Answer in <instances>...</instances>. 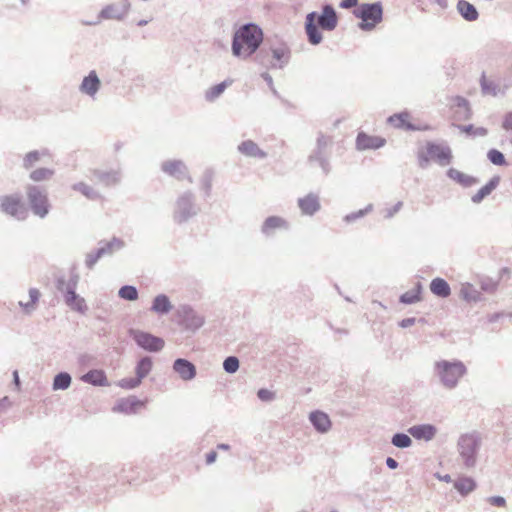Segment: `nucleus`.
Instances as JSON below:
<instances>
[{
  "label": "nucleus",
  "mask_w": 512,
  "mask_h": 512,
  "mask_svg": "<svg viewBox=\"0 0 512 512\" xmlns=\"http://www.w3.org/2000/svg\"><path fill=\"white\" fill-rule=\"evenodd\" d=\"M161 171L164 174L173 177L179 181L186 179L190 183L193 182L191 176L189 175L188 167L182 160L171 159L162 162Z\"/></svg>",
  "instance_id": "nucleus-12"
},
{
  "label": "nucleus",
  "mask_w": 512,
  "mask_h": 512,
  "mask_svg": "<svg viewBox=\"0 0 512 512\" xmlns=\"http://www.w3.org/2000/svg\"><path fill=\"white\" fill-rule=\"evenodd\" d=\"M257 397L264 402H270L275 399V393L266 388H261L257 391Z\"/></svg>",
  "instance_id": "nucleus-56"
},
{
  "label": "nucleus",
  "mask_w": 512,
  "mask_h": 512,
  "mask_svg": "<svg viewBox=\"0 0 512 512\" xmlns=\"http://www.w3.org/2000/svg\"><path fill=\"white\" fill-rule=\"evenodd\" d=\"M81 381L84 383L93 385V386H99V387H106L109 386V382L106 376V373L102 369H92L89 370L87 373L81 376Z\"/></svg>",
  "instance_id": "nucleus-26"
},
{
  "label": "nucleus",
  "mask_w": 512,
  "mask_h": 512,
  "mask_svg": "<svg viewBox=\"0 0 512 512\" xmlns=\"http://www.w3.org/2000/svg\"><path fill=\"white\" fill-rule=\"evenodd\" d=\"M481 439L476 433L462 434L457 442V450L466 468L476 465Z\"/></svg>",
  "instance_id": "nucleus-7"
},
{
  "label": "nucleus",
  "mask_w": 512,
  "mask_h": 512,
  "mask_svg": "<svg viewBox=\"0 0 512 512\" xmlns=\"http://www.w3.org/2000/svg\"><path fill=\"white\" fill-rule=\"evenodd\" d=\"M118 295L120 298L128 301H135L139 296L137 288L132 285L122 286L118 291Z\"/></svg>",
  "instance_id": "nucleus-46"
},
{
  "label": "nucleus",
  "mask_w": 512,
  "mask_h": 512,
  "mask_svg": "<svg viewBox=\"0 0 512 512\" xmlns=\"http://www.w3.org/2000/svg\"><path fill=\"white\" fill-rule=\"evenodd\" d=\"M153 361L150 356L141 357L135 365V376L141 381L152 371Z\"/></svg>",
  "instance_id": "nucleus-35"
},
{
  "label": "nucleus",
  "mask_w": 512,
  "mask_h": 512,
  "mask_svg": "<svg viewBox=\"0 0 512 512\" xmlns=\"http://www.w3.org/2000/svg\"><path fill=\"white\" fill-rule=\"evenodd\" d=\"M98 247L103 251L104 256H112L116 251L124 247V242L117 237H113L109 241H100Z\"/></svg>",
  "instance_id": "nucleus-37"
},
{
  "label": "nucleus",
  "mask_w": 512,
  "mask_h": 512,
  "mask_svg": "<svg viewBox=\"0 0 512 512\" xmlns=\"http://www.w3.org/2000/svg\"><path fill=\"white\" fill-rule=\"evenodd\" d=\"M272 56L276 63L272 64V68L282 69L288 64L290 59V50L286 46H280L272 49Z\"/></svg>",
  "instance_id": "nucleus-33"
},
{
  "label": "nucleus",
  "mask_w": 512,
  "mask_h": 512,
  "mask_svg": "<svg viewBox=\"0 0 512 512\" xmlns=\"http://www.w3.org/2000/svg\"><path fill=\"white\" fill-rule=\"evenodd\" d=\"M454 488L466 496L476 488V482L471 477H461L454 482Z\"/></svg>",
  "instance_id": "nucleus-39"
},
{
  "label": "nucleus",
  "mask_w": 512,
  "mask_h": 512,
  "mask_svg": "<svg viewBox=\"0 0 512 512\" xmlns=\"http://www.w3.org/2000/svg\"><path fill=\"white\" fill-rule=\"evenodd\" d=\"M79 276L71 275L66 280L64 277H58L56 280V289L62 293L64 301L72 310L84 314L87 311L85 299L76 293Z\"/></svg>",
  "instance_id": "nucleus-4"
},
{
  "label": "nucleus",
  "mask_w": 512,
  "mask_h": 512,
  "mask_svg": "<svg viewBox=\"0 0 512 512\" xmlns=\"http://www.w3.org/2000/svg\"><path fill=\"white\" fill-rule=\"evenodd\" d=\"M72 378L67 372H60L55 375L53 379V389L54 390H66L71 385Z\"/></svg>",
  "instance_id": "nucleus-43"
},
{
  "label": "nucleus",
  "mask_w": 512,
  "mask_h": 512,
  "mask_svg": "<svg viewBox=\"0 0 512 512\" xmlns=\"http://www.w3.org/2000/svg\"><path fill=\"white\" fill-rule=\"evenodd\" d=\"M459 130L474 136H486L488 134V130L484 127L475 128L472 124L469 125H459Z\"/></svg>",
  "instance_id": "nucleus-54"
},
{
  "label": "nucleus",
  "mask_w": 512,
  "mask_h": 512,
  "mask_svg": "<svg viewBox=\"0 0 512 512\" xmlns=\"http://www.w3.org/2000/svg\"><path fill=\"white\" fill-rule=\"evenodd\" d=\"M417 319L415 317L404 318L399 322V326L401 328H408L413 326L416 323Z\"/></svg>",
  "instance_id": "nucleus-64"
},
{
  "label": "nucleus",
  "mask_w": 512,
  "mask_h": 512,
  "mask_svg": "<svg viewBox=\"0 0 512 512\" xmlns=\"http://www.w3.org/2000/svg\"><path fill=\"white\" fill-rule=\"evenodd\" d=\"M409 117L410 115L408 112L396 113L388 117L387 122L395 128L414 131L416 130V127L408 121Z\"/></svg>",
  "instance_id": "nucleus-31"
},
{
  "label": "nucleus",
  "mask_w": 512,
  "mask_h": 512,
  "mask_svg": "<svg viewBox=\"0 0 512 512\" xmlns=\"http://www.w3.org/2000/svg\"><path fill=\"white\" fill-rule=\"evenodd\" d=\"M26 195L32 213L44 219L51 208L47 190L44 187L29 184L26 186Z\"/></svg>",
  "instance_id": "nucleus-8"
},
{
  "label": "nucleus",
  "mask_w": 512,
  "mask_h": 512,
  "mask_svg": "<svg viewBox=\"0 0 512 512\" xmlns=\"http://www.w3.org/2000/svg\"><path fill=\"white\" fill-rule=\"evenodd\" d=\"M487 158L492 164L497 166H503L506 164L504 154L501 151L494 148L488 151Z\"/></svg>",
  "instance_id": "nucleus-52"
},
{
  "label": "nucleus",
  "mask_w": 512,
  "mask_h": 512,
  "mask_svg": "<svg viewBox=\"0 0 512 512\" xmlns=\"http://www.w3.org/2000/svg\"><path fill=\"white\" fill-rule=\"evenodd\" d=\"M240 366L239 359L236 356H228L223 361V369L226 373L234 374Z\"/></svg>",
  "instance_id": "nucleus-50"
},
{
  "label": "nucleus",
  "mask_w": 512,
  "mask_h": 512,
  "mask_svg": "<svg viewBox=\"0 0 512 512\" xmlns=\"http://www.w3.org/2000/svg\"><path fill=\"white\" fill-rule=\"evenodd\" d=\"M46 158H51L49 149L42 148L39 150H32L26 153L23 157L22 167L25 170H30L39 162H45Z\"/></svg>",
  "instance_id": "nucleus-21"
},
{
  "label": "nucleus",
  "mask_w": 512,
  "mask_h": 512,
  "mask_svg": "<svg viewBox=\"0 0 512 512\" xmlns=\"http://www.w3.org/2000/svg\"><path fill=\"white\" fill-rule=\"evenodd\" d=\"M141 406H143V402L141 400L136 396H129L118 400L113 407V411L124 414H134Z\"/></svg>",
  "instance_id": "nucleus-22"
},
{
  "label": "nucleus",
  "mask_w": 512,
  "mask_h": 512,
  "mask_svg": "<svg viewBox=\"0 0 512 512\" xmlns=\"http://www.w3.org/2000/svg\"><path fill=\"white\" fill-rule=\"evenodd\" d=\"M422 284L417 282L415 287L406 291L399 297V302L403 304H415L421 300Z\"/></svg>",
  "instance_id": "nucleus-38"
},
{
  "label": "nucleus",
  "mask_w": 512,
  "mask_h": 512,
  "mask_svg": "<svg viewBox=\"0 0 512 512\" xmlns=\"http://www.w3.org/2000/svg\"><path fill=\"white\" fill-rule=\"evenodd\" d=\"M372 210H373V205L372 204H368L364 209H360V210H358L356 212H352V213L347 214L344 217V221L346 223L355 222L356 220H358V219L364 217L365 215H367Z\"/></svg>",
  "instance_id": "nucleus-51"
},
{
  "label": "nucleus",
  "mask_w": 512,
  "mask_h": 512,
  "mask_svg": "<svg viewBox=\"0 0 512 512\" xmlns=\"http://www.w3.org/2000/svg\"><path fill=\"white\" fill-rule=\"evenodd\" d=\"M309 420L315 430L319 433H327L331 428L332 423L329 416L320 410L311 412Z\"/></svg>",
  "instance_id": "nucleus-24"
},
{
  "label": "nucleus",
  "mask_w": 512,
  "mask_h": 512,
  "mask_svg": "<svg viewBox=\"0 0 512 512\" xmlns=\"http://www.w3.org/2000/svg\"><path fill=\"white\" fill-rule=\"evenodd\" d=\"M237 150L240 154L250 158L265 159L267 157V153L252 140L242 141Z\"/></svg>",
  "instance_id": "nucleus-25"
},
{
  "label": "nucleus",
  "mask_w": 512,
  "mask_h": 512,
  "mask_svg": "<svg viewBox=\"0 0 512 512\" xmlns=\"http://www.w3.org/2000/svg\"><path fill=\"white\" fill-rule=\"evenodd\" d=\"M352 13L357 19L361 20L357 26L362 31H372L383 20L381 2L361 3Z\"/></svg>",
  "instance_id": "nucleus-6"
},
{
  "label": "nucleus",
  "mask_w": 512,
  "mask_h": 512,
  "mask_svg": "<svg viewBox=\"0 0 512 512\" xmlns=\"http://www.w3.org/2000/svg\"><path fill=\"white\" fill-rule=\"evenodd\" d=\"M213 172L210 169L204 171L200 184L201 189L205 192L206 196H210L212 190Z\"/></svg>",
  "instance_id": "nucleus-49"
},
{
  "label": "nucleus",
  "mask_w": 512,
  "mask_h": 512,
  "mask_svg": "<svg viewBox=\"0 0 512 512\" xmlns=\"http://www.w3.org/2000/svg\"><path fill=\"white\" fill-rule=\"evenodd\" d=\"M431 157L427 154V150L418 152V163L422 169L429 166Z\"/></svg>",
  "instance_id": "nucleus-57"
},
{
  "label": "nucleus",
  "mask_w": 512,
  "mask_h": 512,
  "mask_svg": "<svg viewBox=\"0 0 512 512\" xmlns=\"http://www.w3.org/2000/svg\"><path fill=\"white\" fill-rule=\"evenodd\" d=\"M72 189L80 192L89 200H98L101 198V195L98 191H96L93 187L89 186L84 182H78L72 185Z\"/></svg>",
  "instance_id": "nucleus-40"
},
{
  "label": "nucleus",
  "mask_w": 512,
  "mask_h": 512,
  "mask_svg": "<svg viewBox=\"0 0 512 512\" xmlns=\"http://www.w3.org/2000/svg\"><path fill=\"white\" fill-rule=\"evenodd\" d=\"M173 371L178 374V376L183 381H191L197 375L196 366L189 360L185 358H177L173 362Z\"/></svg>",
  "instance_id": "nucleus-17"
},
{
  "label": "nucleus",
  "mask_w": 512,
  "mask_h": 512,
  "mask_svg": "<svg viewBox=\"0 0 512 512\" xmlns=\"http://www.w3.org/2000/svg\"><path fill=\"white\" fill-rule=\"evenodd\" d=\"M0 210L17 220H24L27 217V211L19 194L0 197Z\"/></svg>",
  "instance_id": "nucleus-11"
},
{
  "label": "nucleus",
  "mask_w": 512,
  "mask_h": 512,
  "mask_svg": "<svg viewBox=\"0 0 512 512\" xmlns=\"http://www.w3.org/2000/svg\"><path fill=\"white\" fill-rule=\"evenodd\" d=\"M263 42V31L254 23L240 26L233 34L232 55L241 59H248L260 48Z\"/></svg>",
  "instance_id": "nucleus-1"
},
{
  "label": "nucleus",
  "mask_w": 512,
  "mask_h": 512,
  "mask_svg": "<svg viewBox=\"0 0 512 512\" xmlns=\"http://www.w3.org/2000/svg\"><path fill=\"white\" fill-rule=\"evenodd\" d=\"M427 154L431 159L438 162L441 166L448 165L452 160V151L449 146L437 144L429 141L426 143Z\"/></svg>",
  "instance_id": "nucleus-13"
},
{
  "label": "nucleus",
  "mask_w": 512,
  "mask_h": 512,
  "mask_svg": "<svg viewBox=\"0 0 512 512\" xmlns=\"http://www.w3.org/2000/svg\"><path fill=\"white\" fill-rule=\"evenodd\" d=\"M487 502L496 507H505L506 500L502 496H490L487 498Z\"/></svg>",
  "instance_id": "nucleus-59"
},
{
  "label": "nucleus",
  "mask_w": 512,
  "mask_h": 512,
  "mask_svg": "<svg viewBox=\"0 0 512 512\" xmlns=\"http://www.w3.org/2000/svg\"><path fill=\"white\" fill-rule=\"evenodd\" d=\"M302 215L313 216L321 209L320 198L316 193H308L297 201Z\"/></svg>",
  "instance_id": "nucleus-15"
},
{
  "label": "nucleus",
  "mask_w": 512,
  "mask_h": 512,
  "mask_svg": "<svg viewBox=\"0 0 512 512\" xmlns=\"http://www.w3.org/2000/svg\"><path fill=\"white\" fill-rule=\"evenodd\" d=\"M172 308L169 297L166 294H159L153 299L150 310L159 315H166Z\"/></svg>",
  "instance_id": "nucleus-29"
},
{
  "label": "nucleus",
  "mask_w": 512,
  "mask_h": 512,
  "mask_svg": "<svg viewBox=\"0 0 512 512\" xmlns=\"http://www.w3.org/2000/svg\"><path fill=\"white\" fill-rule=\"evenodd\" d=\"M456 9L461 17L468 22L476 21L479 18L478 10L467 0H458Z\"/></svg>",
  "instance_id": "nucleus-27"
},
{
  "label": "nucleus",
  "mask_w": 512,
  "mask_h": 512,
  "mask_svg": "<svg viewBox=\"0 0 512 512\" xmlns=\"http://www.w3.org/2000/svg\"><path fill=\"white\" fill-rule=\"evenodd\" d=\"M55 174L54 169L41 167L30 172L29 178L34 182H42L51 179Z\"/></svg>",
  "instance_id": "nucleus-42"
},
{
  "label": "nucleus",
  "mask_w": 512,
  "mask_h": 512,
  "mask_svg": "<svg viewBox=\"0 0 512 512\" xmlns=\"http://www.w3.org/2000/svg\"><path fill=\"white\" fill-rule=\"evenodd\" d=\"M480 86L484 95L497 96L498 94L505 93V89L501 90L499 84H497L494 80L486 78L484 73L480 79Z\"/></svg>",
  "instance_id": "nucleus-36"
},
{
  "label": "nucleus",
  "mask_w": 512,
  "mask_h": 512,
  "mask_svg": "<svg viewBox=\"0 0 512 512\" xmlns=\"http://www.w3.org/2000/svg\"><path fill=\"white\" fill-rule=\"evenodd\" d=\"M200 212V207L196 203V197L190 190L181 193L174 205L173 210V221L176 224H184L196 217Z\"/></svg>",
  "instance_id": "nucleus-5"
},
{
  "label": "nucleus",
  "mask_w": 512,
  "mask_h": 512,
  "mask_svg": "<svg viewBox=\"0 0 512 512\" xmlns=\"http://www.w3.org/2000/svg\"><path fill=\"white\" fill-rule=\"evenodd\" d=\"M454 106L458 109H463V119L467 120L471 117V110L467 99L457 96L454 98Z\"/></svg>",
  "instance_id": "nucleus-53"
},
{
  "label": "nucleus",
  "mask_w": 512,
  "mask_h": 512,
  "mask_svg": "<svg viewBox=\"0 0 512 512\" xmlns=\"http://www.w3.org/2000/svg\"><path fill=\"white\" fill-rule=\"evenodd\" d=\"M141 383H142V381L138 377L135 376V377H128V378L121 379L118 382V386L123 389L131 390V389H134V388L140 386Z\"/></svg>",
  "instance_id": "nucleus-55"
},
{
  "label": "nucleus",
  "mask_w": 512,
  "mask_h": 512,
  "mask_svg": "<svg viewBox=\"0 0 512 512\" xmlns=\"http://www.w3.org/2000/svg\"><path fill=\"white\" fill-rule=\"evenodd\" d=\"M386 140L379 136H370L364 132H359L356 138V147L358 150L378 149L384 146Z\"/></svg>",
  "instance_id": "nucleus-20"
},
{
  "label": "nucleus",
  "mask_w": 512,
  "mask_h": 512,
  "mask_svg": "<svg viewBox=\"0 0 512 512\" xmlns=\"http://www.w3.org/2000/svg\"><path fill=\"white\" fill-rule=\"evenodd\" d=\"M434 373L440 383L446 389L451 390L456 388L460 379L466 375L467 368L460 360H440L434 364Z\"/></svg>",
  "instance_id": "nucleus-3"
},
{
  "label": "nucleus",
  "mask_w": 512,
  "mask_h": 512,
  "mask_svg": "<svg viewBox=\"0 0 512 512\" xmlns=\"http://www.w3.org/2000/svg\"><path fill=\"white\" fill-rule=\"evenodd\" d=\"M409 434L417 440H432L436 433L437 428L432 424H419L409 428Z\"/></svg>",
  "instance_id": "nucleus-23"
},
{
  "label": "nucleus",
  "mask_w": 512,
  "mask_h": 512,
  "mask_svg": "<svg viewBox=\"0 0 512 512\" xmlns=\"http://www.w3.org/2000/svg\"><path fill=\"white\" fill-rule=\"evenodd\" d=\"M431 292L441 298H447L451 294V288L443 278H434L430 283Z\"/></svg>",
  "instance_id": "nucleus-34"
},
{
  "label": "nucleus",
  "mask_w": 512,
  "mask_h": 512,
  "mask_svg": "<svg viewBox=\"0 0 512 512\" xmlns=\"http://www.w3.org/2000/svg\"><path fill=\"white\" fill-rule=\"evenodd\" d=\"M391 443L393 446L405 449L412 445V439L410 436L403 432L395 433L391 438Z\"/></svg>",
  "instance_id": "nucleus-44"
},
{
  "label": "nucleus",
  "mask_w": 512,
  "mask_h": 512,
  "mask_svg": "<svg viewBox=\"0 0 512 512\" xmlns=\"http://www.w3.org/2000/svg\"><path fill=\"white\" fill-rule=\"evenodd\" d=\"M338 25V16L336 10L331 4L322 6L321 13L312 11L305 18V33L307 40L311 45H318L323 40L320 29L324 31H333Z\"/></svg>",
  "instance_id": "nucleus-2"
},
{
  "label": "nucleus",
  "mask_w": 512,
  "mask_h": 512,
  "mask_svg": "<svg viewBox=\"0 0 512 512\" xmlns=\"http://www.w3.org/2000/svg\"><path fill=\"white\" fill-rule=\"evenodd\" d=\"M308 162L310 164L316 162L322 169L325 175L329 174L331 171V166L329 162V156L326 151L320 149H314L312 153L308 156Z\"/></svg>",
  "instance_id": "nucleus-28"
},
{
  "label": "nucleus",
  "mask_w": 512,
  "mask_h": 512,
  "mask_svg": "<svg viewBox=\"0 0 512 512\" xmlns=\"http://www.w3.org/2000/svg\"><path fill=\"white\" fill-rule=\"evenodd\" d=\"M289 223L280 216H269L261 225V233L266 237H272L277 230H288Z\"/></svg>",
  "instance_id": "nucleus-16"
},
{
  "label": "nucleus",
  "mask_w": 512,
  "mask_h": 512,
  "mask_svg": "<svg viewBox=\"0 0 512 512\" xmlns=\"http://www.w3.org/2000/svg\"><path fill=\"white\" fill-rule=\"evenodd\" d=\"M102 257H105L103 255V251L100 250V248L98 247L97 249L89 252L86 254V257H85V266L89 269V270H92L94 268V266L97 264V262L102 258Z\"/></svg>",
  "instance_id": "nucleus-47"
},
{
  "label": "nucleus",
  "mask_w": 512,
  "mask_h": 512,
  "mask_svg": "<svg viewBox=\"0 0 512 512\" xmlns=\"http://www.w3.org/2000/svg\"><path fill=\"white\" fill-rule=\"evenodd\" d=\"M131 7L129 0H119L117 3H112L105 6L99 13L98 19L93 22L87 23L88 25H97L102 19L123 20Z\"/></svg>",
  "instance_id": "nucleus-10"
},
{
  "label": "nucleus",
  "mask_w": 512,
  "mask_h": 512,
  "mask_svg": "<svg viewBox=\"0 0 512 512\" xmlns=\"http://www.w3.org/2000/svg\"><path fill=\"white\" fill-rule=\"evenodd\" d=\"M502 127L507 131L512 130V112H508L505 114Z\"/></svg>",
  "instance_id": "nucleus-62"
},
{
  "label": "nucleus",
  "mask_w": 512,
  "mask_h": 512,
  "mask_svg": "<svg viewBox=\"0 0 512 512\" xmlns=\"http://www.w3.org/2000/svg\"><path fill=\"white\" fill-rule=\"evenodd\" d=\"M330 143V138L323 135L322 133H319L317 140H316V149L324 150L326 151L327 146Z\"/></svg>",
  "instance_id": "nucleus-58"
},
{
  "label": "nucleus",
  "mask_w": 512,
  "mask_h": 512,
  "mask_svg": "<svg viewBox=\"0 0 512 512\" xmlns=\"http://www.w3.org/2000/svg\"><path fill=\"white\" fill-rule=\"evenodd\" d=\"M182 323L186 329L195 331L204 324V318L198 314L192 307L185 305L180 310Z\"/></svg>",
  "instance_id": "nucleus-14"
},
{
  "label": "nucleus",
  "mask_w": 512,
  "mask_h": 512,
  "mask_svg": "<svg viewBox=\"0 0 512 512\" xmlns=\"http://www.w3.org/2000/svg\"><path fill=\"white\" fill-rule=\"evenodd\" d=\"M91 179L96 180L97 182L103 184L104 186H113L117 185L121 181V171L120 170H100L94 169L91 171Z\"/></svg>",
  "instance_id": "nucleus-19"
},
{
  "label": "nucleus",
  "mask_w": 512,
  "mask_h": 512,
  "mask_svg": "<svg viewBox=\"0 0 512 512\" xmlns=\"http://www.w3.org/2000/svg\"><path fill=\"white\" fill-rule=\"evenodd\" d=\"M102 257H105L103 255V251L100 250V248L98 247L97 249L89 252L86 254V257H85V266L89 269V270H92L94 268V266L97 264V262L102 258Z\"/></svg>",
  "instance_id": "nucleus-48"
},
{
  "label": "nucleus",
  "mask_w": 512,
  "mask_h": 512,
  "mask_svg": "<svg viewBox=\"0 0 512 512\" xmlns=\"http://www.w3.org/2000/svg\"><path fill=\"white\" fill-rule=\"evenodd\" d=\"M500 183V177L498 175L493 176L488 183H486L482 188L478 190L476 194H474L471 198L472 202L475 204H479L483 201L485 197L490 195L493 190L497 188Z\"/></svg>",
  "instance_id": "nucleus-30"
},
{
  "label": "nucleus",
  "mask_w": 512,
  "mask_h": 512,
  "mask_svg": "<svg viewBox=\"0 0 512 512\" xmlns=\"http://www.w3.org/2000/svg\"><path fill=\"white\" fill-rule=\"evenodd\" d=\"M497 288V283L492 280H483L481 281V289L483 291L493 293Z\"/></svg>",
  "instance_id": "nucleus-60"
},
{
  "label": "nucleus",
  "mask_w": 512,
  "mask_h": 512,
  "mask_svg": "<svg viewBox=\"0 0 512 512\" xmlns=\"http://www.w3.org/2000/svg\"><path fill=\"white\" fill-rule=\"evenodd\" d=\"M358 5V0H342L339 6L343 9H350L353 7L355 9Z\"/></svg>",
  "instance_id": "nucleus-63"
},
{
  "label": "nucleus",
  "mask_w": 512,
  "mask_h": 512,
  "mask_svg": "<svg viewBox=\"0 0 512 512\" xmlns=\"http://www.w3.org/2000/svg\"><path fill=\"white\" fill-rule=\"evenodd\" d=\"M129 336L134 340L138 347L141 349L157 353L161 351L165 346L163 338L155 336L149 332H145L138 329H130Z\"/></svg>",
  "instance_id": "nucleus-9"
},
{
  "label": "nucleus",
  "mask_w": 512,
  "mask_h": 512,
  "mask_svg": "<svg viewBox=\"0 0 512 512\" xmlns=\"http://www.w3.org/2000/svg\"><path fill=\"white\" fill-rule=\"evenodd\" d=\"M460 296L467 302H478L481 300V293L469 283L462 285Z\"/></svg>",
  "instance_id": "nucleus-41"
},
{
  "label": "nucleus",
  "mask_w": 512,
  "mask_h": 512,
  "mask_svg": "<svg viewBox=\"0 0 512 512\" xmlns=\"http://www.w3.org/2000/svg\"><path fill=\"white\" fill-rule=\"evenodd\" d=\"M402 206H403V203L401 201H398L393 207L386 209L385 218H387V219L392 218L396 213H398L400 211Z\"/></svg>",
  "instance_id": "nucleus-61"
},
{
  "label": "nucleus",
  "mask_w": 512,
  "mask_h": 512,
  "mask_svg": "<svg viewBox=\"0 0 512 512\" xmlns=\"http://www.w3.org/2000/svg\"><path fill=\"white\" fill-rule=\"evenodd\" d=\"M226 88H227V81H223L219 84L212 86L205 92V99L208 102L215 101L225 91Z\"/></svg>",
  "instance_id": "nucleus-45"
},
{
  "label": "nucleus",
  "mask_w": 512,
  "mask_h": 512,
  "mask_svg": "<svg viewBox=\"0 0 512 512\" xmlns=\"http://www.w3.org/2000/svg\"><path fill=\"white\" fill-rule=\"evenodd\" d=\"M101 81L95 70H91L87 76H85L79 86V91L95 99L96 94L100 90Z\"/></svg>",
  "instance_id": "nucleus-18"
},
{
  "label": "nucleus",
  "mask_w": 512,
  "mask_h": 512,
  "mask_svg": "<svg viewBox=\"0 0 512 512\" xmlns=\"http://www.w3.org/2000/svg\"><path fill=\"white\" fill-rule=\"evenodd\" d=\"M447 176L465 188L471 187L479 182L477 178L464 174L455 168H450L447 171Z\"/></svg>",
  "instance_id": "nucleus-32"
}]
</instances>
